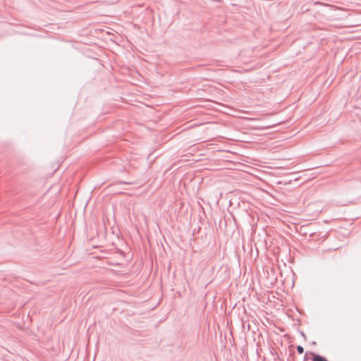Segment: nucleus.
I'll list each match as a JSON object with an SVG mask.
<instances>
[{
    "mask_svg": "<svg viewBox=\"0 0 361 361\" xmlns=\"http://www.w3.org/2000/svg\"><path fill=\"white\" fill-rule=\"evenodd\" d=\"M297 350L300 354H302L304 352L303 348L300 345L297 347Z\"/></svg>",
    "mask_w": 361,
    "mask_h": 361,
    "instance_id": "obj_2",
    "label": "nucleus"
},
{
    "mask_svg": "<svg viewBox=\"0 0 361 361\" xmlns=\"http://www.w3.org/2000/svg\"><path fill=\"white\" fill-rule=\"evenodd\" d=\"M313 361H328L325 357L316 355L314 356Z\"/></svg>",
    "mask_w": 361,
    "mask_h": 361,
    "instance_id": "obj_1",
    "label": "nucleus"
}]
</instances>
